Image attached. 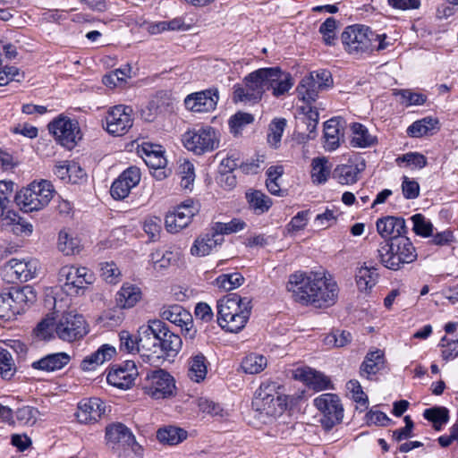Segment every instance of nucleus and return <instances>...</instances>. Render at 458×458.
<instances>
[{
    "label": "nucleus",
    "mask_w": 458,
    "mask_h": 458,
    "mask_svg": "<svg viewBox=\"0 0 458 458\" xmlns=\"http://www.w3.org/2000/svg\"><path fill=\"white\" fill-rule=\"evenodd\" d=\"M286 289L296 302L317 308L333 305L338 296L336 283L315 272L297 271L290 275Z\"/></svg>",
    "instance_id": "1"
},
{
    "label": "nucleus",
    "mask_w": 458,
    "mask_h": 458,
    "mask_svg": "<svg viewBox=\"0 0 458 458\" xmlns=\"http://www.w3.org/2000/svg\"><path fill=\"white\" fill-rule=\"evenodd\" d=\"M141 356L155 365L174 358L182 348L181 337L161 319H149L139 327Z\"/></svg>",
    "instance_id": "2"
},
{
    "label": "nucleus",
    "mask_w": 458,
    "mask_h": 458,
    "mask_svg": "<svg viewBox=\"0 0 458 458\" xmlns=\"http://www.w3.org/2000/svg\"><path fill=\"white\" fill-rule=\"evenodd\" d=\"M35 332L37 336L43 340L56 336L72 343L83 338L89 328L82 315L75 311H66L56 317L47 316L38 324Z\"/></svg>",
    "instance_id": "3"
},
{
    "label": "nucleus",
    "mask_w": 458,
    "mask_h": 458,
    "mask_svg": "<svg viewBox=\"0 0 458 458\" xmlns=\"http://www.w3.org/2000/svg\"><path fill=\"white\" fill-rule=\"evenodd\" d=\"M280 389L277 383L266 381L256 390L251 405L261 419L267 418L270 420L282 415L286 410L288 397Z\"/></svg>",
    "instance_id": "4"
},
{
    "label": "nucleus",
    "mask_w": 458,
    "mask_h": 458,
    "mask_svg": "<svg viewBox=\"0 0 458 458\" xmlns=\"http://www.w3.org/2000/svg\"><path fill=\"white\" fill-rule=\"evenodd\" d=\"M378 257L381 264L391 270H400L405 264H411L417 259L415 247L409 238L403 237L380 244Z\"/></svg>",
    "instance_id": "5"
},
{
    "label": "nucleus",
    "mask_w": 458,
    "mask_h": 458,
    "mask_svg": "<svg viewBox=\"0 0 458 458\" xmlns=\"http://www.w3.org/2000/svg\"><path fill=\"white\" fill-rule=\"evenodd\" d=\"M54 186L49 181L33 182L15 196L21 210L29 213L46 208L54 197Z\"/></svg>",
    "instance_id": "6"
},
{
    "label": "nucleus",
    "mask_w": 458,
    "mask_h": 458,
    "mask_svg": "<svg viewBox=\"0 0 458 458\" xmlns=\"http://www.w3.org/2000/svg\"><path fill=\"white\" fill-rule=\"evenodd\" d=\"M36 300L31 287H10L0 293V318L5 320L13 319L16 315L25 310V308Z\"/></svg>",
    "instance_id": "7"
},
{
    "label": "nucleus",
    "mask_w": 458,
    "mask_h": 458,
    "mask_svg": "<svg viewBox=\"0 0 458 458\" xmlns=\"http://www.w3.org/2000/svg\"><path fill=\"white\" fill-rule=\"evenodd\" d=\"M106 437L108 446L120 458H132L141 453V446L136 442L131 431L122 423L106 427Z\"/></svg>",
    "instance_id": "8"
},
{
    "label": "nucleus",
    "mask_w": 458,
    "mask_h": 458,
    "mask_svg": "<svg viewBox=\"0 0 458 458\" xmlns=\"http://www.w3.org/2000/svg\"><path fill=\"white\" fill-rule=\"evenodd\" d=\"M376 39L377 33L370 28L360 24L346 27L341 35L344 50L354 56L372 53V42Z\"/></svg>",
    "instance_id": "9"
},
{
    "label": "nucleus",
    "mask_w": 458,
    "mask_h": 458,
    "mask_svg": "<svg viewBox=\"0 0 458 458\" xmlns=\"http://www.w3.org/2000/svg\"><path fill=\"white\" fill-rule=\"evenodd\" d=\"M182 141L187 150L203 155L219 148L220 133L211 126H201L185 131Z\"/></svg>",
    "instance_id": "10"
},
{
    "label": "nucleus",
    "mask_w": 458,
    "mask_h": 458,
    "mask_svg": "<svg viewBox=\"0 0 458 458\" xmlns=\"http://www.w3.org/2000/svg\"><path fill=\"white\" fill-rule=\"evenodd\" d=\"M64 292L71 296L82 294L94 282V274L87 267L64 266L59 271Z\"/></svg>",
    "instance_id": "11"
},
{
    "label": "nucleus",
    "mask_w": 458,
    "mask_h": 458,
    "mask_svg": "<svg viewBox=\"0 0 458 458\" xmlns=\"http://www.w3.org/2000/svg\"><path fill=\"white\" fill-rule=\"evenodd\" d=\"M266 92L261 69L248 74L242 84L233 87V101L243 103H257Z\"/></svg>",
    "instance_id": "12"
},
{
    "label": "nucleus",
    "mask_w": 458,
    "mask_h": 458,
    "mask_svg": "<svg viewBox=\"0 0 458 458\" xmlns=\"http://www.w3.org/2000/svg\"><path fill=\"white\" fill-rule=\"evenodd\" d=\"M314 405L322 414L320 422L326 430H330L342 421L344 408L338 395L322 394L314 399Z\"/></svg>",
    "instance_id": "13"
},
{
    "label": "nucleus",
    "mask_w": 458,
    "mask_h": 458,
    "mask_svg": "<svg viewBox=\"0 0 458 458\" xmlns=\"http://www.w3.org/2000/svg\"><path fill=\"white\" fill-rule=\"evenodd\" d=\"M175 389L174 377L164 369H157L148 373L143 386L144 393L154 399H164L171 396Z\"/></svg>",
    "instance_id": "14"
},
{
    "label": "nucleus",
    "mask_w": 458,
    "mask_h": 458,
    "mask_svg": "<svg viewBox=\"0 0 458 458\" xmlns=\"http://www.w3.org/2000/svg\"><path fill=\"white\" fill-rule=\"evenodd\" d=\"M49 131L64 147L72 149L81 139L78 122L60 115L48 124Z\"/></svg>",
    "instance_id": "15"
},
{
    "label": "nucleus",
    "mask_w": 458,
    "mask_h": 458,
    "mask_svg": "<svg viewBox=\"0 0 458 458\" xmlns=\"http://www.w3.org/2000/svg\"><path fill=\"white\" fill-rule=\"evenodd\" d=\"M133 110L129 106L112 107L106 116V130L114 136H123L133 125Z\"/></svg>",
    "instance_id": "16"
},
{
    "label": "nucleus",
    "mask_w": 458,
    "mask_h": 458,
    "mask_svg": "<svg viewBox=\"0 0 458 458\" xmlns=\"http://www.w3.org/2000/svg\"><path fill=\"white\" fill-rule=\"evenodd\" d=\"M159 315L162 319L167 320L182 328L186 339H194L197 330L193 327L192 316L181 305L174 304L163 306Z\"/></svg>",
    "instance_id": "17"
},
{
    "label": "nucleus",
    "mask_w": 458,
    "mask_h": 458,
    "mask_svg": "<svg viewBox=\"0 0 458 458\" xmlns=\"http://www.w3.org/2000/svg\"><path fill=\"white\" fill-rule=\"evenodd\" d=\"M266 90H272L276 98L286 94L293 86V80L289 72L279 67L261 68Z\"/></svg>",
    "instance_id": "18"
},
{
    "label": "nucleus",
    "mask_w": 458,
    "mask_h": 458,
    "mask_svg": "<svg viewBox=\"0 0 458 458\" xmlns=\"http://www.w3.org/2000/svg\"><path fill=\"white\" fill-rule=\"evenodd\" d=\"M199 212L192 200L188 199L177 206L174 211L165 216V225L171 233H176L187 227L192 217Z\"/></svg>",
    "instance_id": "19"
},
{
    "label": "nucleus",
    "mask_w": 458,
    "mask_h": 458,
    "mask_svg": "<svg viewBox=\"0 0 458 458\" xmlns=\"http://www.w3.org/2000/svg\"><path fill=\"white\" fill-rule=\"evenodd\" d=\"M139 375L135 362L126 360L123 364L114 366L108 372L107 382L119 388L129 389L134 385V381Z\"/></svg>",
    "instance_id": "20"
},
{
    "label": "nucleus",
    "mask_w": 458,
    "mask_h": 458,
    "mask_svg": "<svg viewBox=\"0 0 458 458\" xmlns=\"http://www.w3.org/2000/svg\"><path fill=\"white\" fill-rule=\"evenodd\" d=\"M376 227L378 234L387 242L403 238L407 232L404 219L392 216L378 218L376 222Z\"/></svg>",
    "instance_id": "21"
},
{
    "label": "nucleus",
    "mask_w": 458,
    "mask_h": 458,
    "mask_svg": "<svg viewBox=\"0 0 458 458\" xmlns=\"http://www.w3.org/2000/svg\"><path fill=\"white\" fill-rule=\"evenodd\" d=\"M218 101L217 90H204L188 95L184 99L187 109L196 113L213 111Z\"/></svg>",
    "instance_id": "22"
},
{
    "label": "nucleus",
    "mask_w": 458,
    "mask_h": 458,
    "mask_svg": "<svg viewBox=\"0 0 458 458\" xmlns=\"http://www.w3.org/2000/svg\"><path fill=\"white\" fill-rule=\"evenodd\" d=\"M38 263L36 260H21L12 259L4 267L5 276H9L10 281H28L35 276Z\"/></svg>",
    "instance_id": "23"
},
{
    "label": "nucleus",
    "mask_w": 458,
    "mask_h": 458,
    "mask_svg": "<svg viewBox=\"0 0 458 458\" xmlns=\"http://www.w3.org/2000/svg\"><path fill=\"white\" fill-rule=\"evenodd\" d=\"M106 405L97 397L83 399L78 404L77 419L81 423L97 421L106 412Z\"/></svg>",
    "instance_id": "24"
},
{
    "label": "nucleus",
    "mask_w": 458,
    "mask_h": 458,
    "mask_svg": "<svg viewBox=\"0 0 458 458\" xmlns=\"http://www.w3.org/2000/svg\"><path fill=\"white\" fill-rule=\"evenodd\" d=\"M244 307L251 310L250 300L248 298H242L236 293H232L217 303V321L233 318V314H237L239 310H242Z\"/></svg>",
    "instance_id": "25"
},
{
    "label": "nucleus",
    "mask_w": 458,
    "mask_h": 458,
    "mask_svg": "<svg viewBox=\"0 0 458 458\" xmlns=\"http://www.w3.org/2000/svg\"><path fill=\"white\" fill-rule=\"evenodd\" d=\"M224 242V237L216 233L214 228L211 231L197 237L191 248V254L196 257H205Z\"/></svg>",
    "instance_id": "26"
},
{
    "label": "nucleus",
    "mask_w": 458,
    "mask_h": 458,
    "mask_svg": "<svg viewBox=\"0 0 458 458\" xmlns=\"http://www.w3.org/2000/svg\"><path fill=\"white\" fill-rule=\"evenodd\" d=\"M296 377L304 381L307 386L316 391L330 388V379L323 373L311 368H304L297 370Z\"/></svg>",
    "instance_id": "27"
},
{
    "label": "nucleus",
    "mask_w": 458,
    "mask_h": 458,
    "mask_svg": "<svg viewBox=\"0 0 458 458\" xmlns=\"http://www.w3.org/2000/svg\"><path fill=\"white\" fill-rule=\"evenodd\" d=\"M142 298L141 290L133 284H124L117 292L115 301L120 309H131Z\"/></svg>",
    "instance_id": "28"
},
{
    "label": "nucleus",
    "mask_w": 458,
    "mask_h": 458,
    "mask_svg": "<svg viewBox=\"0 0 458 458\" xmlns=\"http://www.w3.org/2000/svg\"><path fill=\"white\" fill-rule=\"evenodd\" d=\"M114 353L115 349L113 346L104 344L96 352L86 356L81 363V368L85 371L94 370L98 366L109 360Z\"/></svg>",
    "instance_id": "29"
},
{
    "label": "nucleus",
    "mask_w": 458,
    "mask_h": 458,
    "mask_svg": "<svg viewBox=\"0 0 458 458\" xmlns=\"http://www.w3.org/2000/svg\"><path fill=\"white\" fill-rule=\"evenodd\" d=\"M322 88L314 81V73L304 76L297 86L298 98L307 104L315 102Z\"/></svg>",
    "instance_id": "30"
},
{
    "label": "nucleus",
    "mask_w": 458,
    "mask_h": 458,
    "mask_svg": "<svg viewBox=\"0 0 458 458\" xmlns=\"http://www.w3.org/2000/svg\"><path fill=\"white\" fill-rule=\"evenodd\" d=\"M365 168V164H346L337 165L333 177L341 184H352L357 182L359 174Z\"/></svg>",
    "instance_id": "31"
},
{
    "label": "nucleus",
    "mask_w": 458,
    "mask_h": 458,
    "mask_svg": "<svg viewBox=\"0 0 458 458\" xmlns=\"http://www.w3.org/2000/svg\"><path fill=\"white\" fill-rule=\"evenodd\" d=\"M350 144L353 148H369L377 143V137L370 134L369 130L361 123H353L351 125Z\"/></svg>",
    "instance_id": "32"
},
{
    "label": "nucleus",
    "mask_w": 458,
    "mask_h": 458,
    "mask_svg": "<svg viewBox=\"0 0 458 458\" xmlns=\"http://www.w3.org/2000/svg\"><path fill=\"white\" fill-rule=\"evenodd\" d=\"M70 356L65 352H57L48 354L38 361L32 363V367L36 369L44 371H55L61 369L70 361Z\"/></svg>",
    "instance_id": "33"
},
{
    "label": "nucleus",
    "mask_w": 458,
    "mask_h": 458,
    "mask_svg": "<svg viewBox=\"0 0 458 458\" xmlns=\"http://www.w3.org/2000/svg\"><path fill=\"white\" fill-rule=\"evenodd\" d=\"M385 357L384 352L377 349L367 353L365 360L360 366V374L366 375L369 378V376L375 375L384 368Z\"/></svg>",
    "instance_id": "34"
},
{
    "label": "nucleus",
    "mask_w": 458,
    "mask_h": 458,
    "mask_svg": "<svg viewBox=\"0 0 458 458\" xmlns=\"http://www.w3.org/2000/svg\"><path fill=\"white\" fill-rule=\"evenodd\" d=\"M341 122L337 118H332L325 123L324 125V148L332 151L339 147Z\"/></svg>",
    "instance_id": "35"
},
{
    "label": "nucleus",
    "mask_w": 458,
    "mask_h": 458,
    "mask_svg": "<svg viewBox=\"0 0 458 458\" xmlns=\"http://www.w3.org/2000/svg\"><path fill=\"white\" fill-rule=\"evenodd\" d=\"M142 152L145 155L144 161L150 168H165L166 165V159L164 157V152L161 146L153 145L150 143L142 144Z\"/></svg>",
    "instance_id": "36"
},
{
    "label": "nucleus",
    "mask_w": 458,
    "mask_h": 458,
    "mask_svg": "<svg viewBox=\"0 0 458 458\" xmlns=\"http://www.w3.org/2000/svg\"><path fill=\"white\" fill-rule=\"evenodd\" d=\"M377 269L373 267L361 266L355 274L356 284L360 292H368L377 284Z\"/></svg>",
    "instance_id": "37"
},
{
    "label": "nucleus",
    "mask_w": 458,
    "mask_h": 458,
    "mask_svg": "<svg viewBox=\"0 0 458 458\" xmlns=\"http://www.w3.org/2000/svg\"><path fill=\"white\" fill-rule=\"evenodd\" d=\"M250 310L244 307L242 310H239L237 314H233L232 316L233 318L219 320L218 324L228 332L238 333L245 327L250 318Z\"/></svg>",
    "instance_id": "38"
},
{
    "label": "nucleus",
    "mask_w": 458,
    "mask_h": 458,
    "mask_svg": "<svg viewBox=\"0 0 458 458\" xmlns=\"http://www.w3.org/2000/svg\"><path fill=\"white\" fill-rule=\"evenodd\" d=\"M207 372V360L203 354L199 353L190 359L188 376L191 380L199 383L205 379Z\"/></svg>",
    "instance_id": "39"
},
{
    "label": "nucleus",
    "mask_w": 458,
    "mask_h": 458,
    "mask_svg": "<svg viewBox=\"0 0 458 458\" xmlns=\"http://www.w3.org/2000/svg\"><path fill=\"white\" fill-rule=\"evenodd\" d=\"M157 437L161 443L174 445L186 439L187 432L182 428L169 426L158 429Z\"/></svg>",
    "instance_id": "40"
},
{
    "label": "nucleus",
    "mask_w": 458,
    "mask_h": 458,
    "mask_svg": "<svg viewBox=\"0 0 458 458\" xmlns=\"http://www.w3.org/2000/svg\"><path fill=\"white\" fill-rule=\"evenodd\" d=\"M311 178L313 182L324 183L327 182L332 165L326 157H317L312 160Z\"/></svg>",
    "instance_id": "41"
},
{
    "label": "nucleus",
    "mask_w": 458,
    "mask_h": 458,
    "mask_svg": "<svg viewBox=\"0 0 458 458\" xmlns=\"http://www.w3.org/2000/svg\"><path fill=\"white\" fill-rule=\"evenodd\" d=\"M267 365V360L265 356L250 353L242 360L241 367L247 374H258L263 371Z\"/></svg>",
    "instance_id": "42"
},
{
    "label": "nucleus",
    "mask_w": 458,
    "mask_h": 458,
    "mask_svg": "<svg viewBox=\"0 0 458 458\" xmlns=\"http://www.w3.org/2000/svg\"><path fill=\"white\" fill-rule=\"evenodd\" d=\"M58 249L65 255H73L80 251V241L65 230H62L58 235Z\"/></svg>",
    "instance_id": "43"
},
{
    "label": "nucleus",
    "mask_w": 458,
    "mask_h": 458,
    "mask_svg": "<svg viewBox=\"0 0 458 458\" xmlns=\"http://www.w3.org/2000/svg\"><path fill=\"white\" fill-rule=\"evenodd\" d=\"M438 123V120L432 117H425L421 120L414 122L407 129V133L411 137H421L431 130L435 129Z\"/></svg>",
    "instance_id": "44"
},
{
    "label": "nucleus",
    "mask_w": 458,
    "mask_h": 458,
    "mask_svg": "<svg viewBox=\"0 0 458 458\" xmlns=\"http://www.w3.org/2000/svg\"><path fill=\"white\" fill-rule=\"evenodd\" d=\"M426 420L433 422L434 428L440 430L441 427L449 420V411L445 407H432L424 411Z\"/></svg>",
    "instance_id": "45"
},
{
    "label": "nucleus",
    "mask_w": 458,
    "mask_h": 458,
    "mask_svg": "<svg viewBox=\"0 0 458 458\" xmlns=\"http://www.w3.org/2000/svg\"><path fill=\"white\" fill-rule=\"evenodd\" d=\"M175 260V255L174 252L165 250H156L150 254V262L153 265V268L157 272L162 273L167 267H169L173 261Z\"/></svg>",
    "instance_id": "46"
},
{
    "label": "nucleus",
    "mask_w": 458,
    "mask_h": 458,
    "mask_svg": "<svg viewBox=\"0 0 458 458\" xmlns=\"http://www.w3.org/2000/svg\"><path fill=\"white\" fill-rule=\"evenodd\" d=\"M187 26L182 18H174L171 21H163L148 27V30L152 34H158L165 30H187Z\"/></svg>",
    "instance_id": "47"
},
{
    "label": "nucleus",
    "mask_w": 458,
    "mask_h": 458,
    "mask_svg": "<svg viewBox=\"0 0 458 458\" xmlns=\"http://www.w3.org/2000/svg\"><path fill=\"white\" fill-rule=\"evenodd\" d=\"M247 198L250 207L259 214L267 211L272 205L271 199L259 191L247 193Z\"/></svg>",
    "instance_id": "48"
},
{
    "label": "nucleus",
    "mask_w": 458,
    "mask_h": 458,
    "mask_svg": "<svg viewBox=\"0 0 458 458\" xmlns=\"http://www.w3.org/2000/svg\"><path fill=\"white\" fill-rule=\"evenodd\" d=\"M244 277L240 273L225 274L215 280V284L225 291L233 290L242 284Z\"/></svg>",
    "instance_id": "49"
},
{
    "label": "nucleus",
    "mask_w": 458,
    "mask_h": 458,
    "mask_svg": "<svg viewBox=\"0 0 458 458\" xmlns=\"http://www.w3.org/2000/svg\"><path fill=\"white\" fill-rule=\"evenodd\" d=\"M120 339V349L122 351L127 352H132L137 351L141 354V346L140 342V333L138 332V336L133 337L132 335L128 331H121L119 334Z\"/></svg>",
    "instance_id": "50"
},
{
    "label": "nucleus",
    "mask_w": 458,
    "mask_h": 458,
    "mask_svg": "<svg viewBox=\"0 0 458 458\" xmlns=\"http://www.w3.org/2000/svg\"><path fill=\"white\" fill-rule=\"evenodd\" d=\"M179 174L182 188L191 190L195 180L193 164L188 160H183L179 165Z\"/></svg>",
    "instance_id": "51"
},
{
    "label": "nucleus",
    "mask_w": 458,
    "mask_h": 458,
    "mask_svg": "<svg viewBox=\"0 0 458 458\" xmlns=\"http://www.w3.org/2000/svg\"><path fill=\"white\" fill-rule=\"evenodd\" d=\"M413 223V231L416 234L428 237L433 231V225L430 221L427 220L421 214H415L411 216Z\"/></svg>",
    "instance_id": "52"
},
{
    "label": "nucleus",
    "mask_w": 458,
    "mask_h": 458,
    "mask_svg": "<svg viewBox=\"0 0 458 458\" xmlns=\"http://www.w3.org/2000/svg\"><path fill=\"white\" fill-rule=\"evenodd\" d=\"M38 416V410L32 406H23L16 411L18 421L27 426H33L37 422Z\"/></svg>",
    "instance_id": "53"
},
{
    "label": "nucleus",
    "mask_w": 458,
    "mask_h": 458,
    "mask_svg": "<svg viewBox=\"0 0 458 458\" xmlns=\"http://www.w3.org/2000/svg\"><path fill=\"white\" fill-rule=\"evenodd\" d=\"M439 346L442 348L441 356L443 360H454L458 356V339H451L443 336L440 340Z\"/></svg>",
    "instance_id": "54"
},
{
    "label": "nucleus",
    "mask_w": 458,
    "mask_h": 458,
    "mask_svg": "<svg viewBox=\"0 0 458 458\" xmlns=\"http://www.w3.org/2000/svg\"><path fill=\"white\" fill-rule=\"evenodd\" d=\"M351 340L352 335L349 332L336 330L327 335L324 339V343L330 347H344L349 344Z\"/></svg>",
    "instance_id": "55"
},
{
    "label": "nucleus",
    "mask_w": 458,
    "mask_h": 458,
    "mask_svg": "<svg viewBox=\"0 0 458 458\" xmlns=\"http://www.w3.org/2000/svg\"><path fill=\"white\" fill-rule=\"evenodd\" d=\"M254 121L252 114L244 112H238L233 115L229 121L231 131L234 134H238L241 130L247 124Z\"/></svg>",
    "instance_id": "56"
},
{
    "label": "nucleus",
    "mask_w": 458,
    "mask_h": 458,
    "mask_svg": "<svg viewBox=\"0 0 458 458\" xmlns=\"http://www.w3.org/2000/svg\"><path fill=\"white\" fill-rule=\"evenodd\" d=\"M336 23L335 18L329 17L320 25L319 32L323 35L324 42L328 46L335 43Z\"/></svg>",
    "instance_id": "57"
},
{
    "label": "nucleus",
    "mask_w": 458,
    "mask_h": 458,
    "mask_svg": "<svg viewBox=\"0 0 458 458\" xmlns=\"http://www.w3.org/2000/svg\"><path fill=\"white\" fill-rule=\"evenodd\" d=\"M212 227L216 233L224 237V234H229L242 230L245 227V223L239 219H233L229 223H216Z\"/></svg>",
    "instance_id": "58"
},
{
    "label": "nucleus",
    "mask_w": 458,
    "mask_h": 458,
    "mask_svg": "<svg viewBox=\"0 0 458 458\" xmlns=\"http://www.w3.org/2000/svg\"><path fill=\"white\" fill-rule=\"evenodd\" d=\"M82 172L81 168L75 163L61 162L55 166L54 173L61 180H71L72 174Z\"/></svg>",
    "instance_id": "59"
},
{
    "label": "nucleus",
    "mask_w": 458,
    "mask_h": 458,
    "mask_svg": "<svg viewBox=\"0 0 458 458\" xmlns=\"http://www.w3.org/2000/svg\"><path fill=\"white\" fill-rule=\"evenodd\" d=\"M285 127V120L278 119L274 120L269 127L270 132L268 133V142L274 146H276L280 141Z\"/></svg>",
    "instance_id": "60"
},
{
    "label": "nucleus",
    "mask_w": 458,
    "mask_h": 458,
    "mask_svg": "<svg viewBox=\"0 0 458 458\" xmlns=\"http://www.w3.org/2000/svg\"><path fill=\"white\" fill-rule=\"evenodd\" d=\"M395 95L400 96L402 103L406 106L422 105L426 101V97L424 95L411 92L409 89L398 90Z\"/></svg>",
    "instance_id": "61"
},
{
    "label": "nucleus",
    "mask_w": 458,
    "mask_h": 458,
    "mask_svg": "<svg viewBox=\"0 0 458 458\" xmlns=\"http://www.w3.org/2000/svg\"><path fill=\"white\" fill-rule=\"evenodd\" d=\"M131 188L127 185L124 181L119 176L112 184L110 189L111 196L114 199H123L131 192Z\"/></svg>",
    "instance_id": "62"
},
{
    "label": "nucleus",
    "mask_w": 458,
    "mask_h": 458,
    "mask_svg": "<svg viewBox=\"0 0 458 458\" xmlns=\"http://www.w3.org/2000/svg\"><path fill=\"white\" fill-rule=\"evenodd\" d=\"M402 191L405 199H413L420 194V185L416 181L404 176L402 183Z\"/></svg>",
    "instance_id": "63"
},
{
    "label": "nucleus",
    "mask_w": 458,
    "mask_h": 458,
    "mask_svg": "<svg viewBox=\"0 0 458 458\" xmlns=\"http://www.w3.org/2000/svg\"><path fill=\"white\" fill-rule=\"evenodd\" d=\"M120 176L131 189L136 187L140 182L141 173L137 166H130Z\"/></svg>",
    "instance_id": "64"
}]
</instances>
